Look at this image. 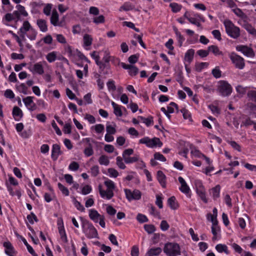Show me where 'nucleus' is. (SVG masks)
Returning a JSON list of instances; mask_svg holds the SVG:
<instances>
[{
	"mask_svg": "<svg viewBox=\"0 0 256 256\" xmlns=\"http://www.w3.org/2000/svg\"><path fill=\"white\" fill-rule=\"evenodd\" d=\"M220 185H216L211 190V192L212 194L214 199L216 200L220 196Z\"/></svg>",
	"mask_w": 256,
	"mask_h": 256,
	"instance_id": "cd10ccee",
	"label": "nucleus"
},
{
	"mask_svg": "<svg viewBox=\"0 0 256 256\" xmlns=\"http://www.w3.org/2000/svg\"><path fill=\"white\" fill-rule=\"evenodd\" d=\"M106 211L107 213L110 216H114L116 212V210L112 206H108L106 208Z\"/></svg>",
	"mask_w": 256,
	"mask_h": 256,
	"instance_id": "052dcab7",
	"label": "nucleus"
},
{
	"mask_svg": "<svg viewBox=\"0 0 256 256\" xmlns=\"http://www.w3.org/2000/svg\"><path fill=\"white\" fill-rule=\"evenodd\" d=\"M58 188L60 189V190L62 192V193L64 195H65L66 196H68L69 191L66 187L64 186L62 184H60V182L58 183Z\"/></svg>",
	"mask_w": 256,
	"mask_h": 256,
	"instance_id": "09e8293b",
	"label": "nucleus"
},
{
	"mask_svg": "<svg viewBox=\"0 0 256 256\" xmlns=\"http://www.w3.org/2000/svg\"><path fill=\"white\" fill-rule=\"evenodd\" d=\"M138 54H133L130 56L128 58L129 62L132 64L136 62L138 60Z\"/></svg>",
	"mask_w": 256,
	"mask_h": 256,
	"instance_id": "bf43d9fd",
	"label": "nucleus"
},
{
	"mask_svg": "<svg viewBox=\"0 0 256 256\" xmlns=\"http://www.w3.org/2000/svg\"><path fill=\"white\" fill-rule=\"evenodd\" d=\"M175 200L176 198L174 196H171L168 200V204L172 209L173 210H174L176 208Z\"/></svg>",
	"mask_w": 256,
	"mask_h": 256,
	"instance_id": "c03bdc74",
	"label": "nucleus"
},
{
	"mask_svg": "<svg viewBox=\"0 0 256 256\" xmlns=\"http://www.w3.org/2000/svg\"><path fill=\"white\" fill-rule=\"evenodd\" d=\"M58 14L56 10H54L50 18V22L54 26L58 25Z\"/></svg>",
	"mask_w": 256,
	"mask_h": 256,
	"instance_id": "5701e85b",
	"label": "nucleus"
},
{
	"mask_svg": "<svg viewBox=\"0 0 256 256\" xmlns=\"http://www.w3.org/2000/svg\"><path fill=\"white\" fill-rule=\"evenodd\" d=\"M242 27L251 35L256 36V29L248 23H245Z\"/></svg>",
	"mask_w": 256,
	"mask_h": 256,
	"instance_id": "a211bd4d",
	"label": "nucleus"
},
{
	"mask_svg": "<svg viewBox=\"0 0 256 256\" xmlns=\"http://www.w3.org/2000/svg\"><path fill=\"white\" fill-rule=\"evenodd\" d=\"M94 22L96 24L104 23V17L102 15L96 17L94 18Z\"/></svg>",
	"mask_w": 256,
	"mask_h": 256,
	"instance_id": "338daca9",
	"label": "nucleus"
},
{
	"mask_svg": "<svg viewBox=\"0 0 256 256\" xmlns=\"http://www.w3.org/2000/svg\"><path fill=\"white\" fill-rule=\"evenodd\" d=\"M104 184L108 188V190H111L112 191H113L115 188L114 184L111 180H108L104 182Z\"/></svg>",
	"mask_w": 256,
	"mask_h": 256,
	"instance_id": "de8ad7c7",
	"label": "nucleus"
},
{
	"mask_svg": "<svg viewBox=\"0 0 256 256\" xmlns=\"http://www.w3.org/2000/svg\"><path fill=\"white\" fill-rule=\"evenodd\" d=\"M122 158H124V160L126 164H129L138 161L139 159V156L138 155H136L132 157L126 156Z\"/></svg>",
	"mask_w": 256,
	"mask_h": 256,
	"instance_id": "c85d7f7f",
	"label": "nucleus"
},
{
	"mask_svg": "<svg viewBox=\"0 0 256 256\" xmlns=\"http://www.w3.org/2000/svg\"><path fill=\"white\" fill-rule=\"evenodd\" d=\"M134 8V6L132 5L130 2H126L120 8V10L128 11L132 10Z\"/></svg>",
	"mask_w": 256,
	"mask_h": 256,
	"instance_id": "e433bc0d",
	"label": "nucleus"
},
{
	"mask_svg": "<svg viewBox=\"0 0 256 256\" xmlns=\"http://www.w3.org/2000/svg\"><path fill=\"white\" fill-rule=\"evenodd\" d=\"M194 54V50L193 49L188 50L185 54L184 60L190 63L193 60Z\"/></svg>",
	"mask_w": 256,
	"mask_h": 256,
	"instance_id": "412c9836",
	"label": "nucleus"
},
{
	"mask_svg": "<svg viewBox=\"0 0 256 256\" xmlns=\"http://www.w3.org/2000/svg\"><path fill=\"white\" fill-rule=\"evenodd\" d=\"M31 71L34 73H36L39 74H42L44 72V68L40 62L35 64Z\"/></svg>",
	"mask_w": 256,
	"mask_h": 256,
	"instance_id": "f3484780",
	"label": "nucleus"
},
{
	"mask_svg": "<svg viewBox=\"0 0 256 256\" xmlns=\"http://www.w3.org/2000/svg\"><path fill=\"white\" fill-rule=\"evenodd\" d=\"M37 24L40 30L42 32H46L48 30L46 22L45 20L39 19L37 20Z\"/></svg>",
	"mask_w": 256,
	"mask_h": 256,
	"instance_id": "4be33fe9",
	"label": "nucleus"
},
{
	"mask_svg": "<svg viewBox=\"0 0 256 256\" xmlns=\"http://www.w3.org/2000/svg\"><path fill=\"white\" fill-rule=\"evenodd\" d=\"M166 176L161 170L157 172V178L160 185L164 188L166 186Z\"/></svg>",
	"mask_w": 256,
	"mask_h": 256,
	"instance_id": "6ab92c4d",
	"label": "nucleus"
},
{
	"mask_svg": "<svg viewBox=\"0 0 256 256\" xmlns=\"http://www.w3.org/2000/svg\"><path fill=\"white\" fill-rule=\"evenodd\" d=\"M98 190L100 196L102 198H106L110 200L114 196V192L111 190H106L102 189L101 185L98 186Z\"/></svg>",
	"mask_w": 256,
	"mask_h": 256,
	"instance_id": "ddd939ff",
	"label": "nucleus"
},
{
	"mask_svg": "<svg viewBox=\"0 0 256 256\" xmlns=\"http://www.w3.org/2000/svg\"><path fill=\"white\" fill-rule=\"evenodd\" d=\"M92 38L90 35L88 34H84V42L86 46H90L92 44Z\"/></svg>",
	"mask_w": 256,
	"mask_h": 256,
	"instance_id": "ea45409f",
	"label": "nucleus"
},
{
	"mask_svg": "<svg viewBox=\"0 0 256 256\" xmlns=\"http://www.w3.org/2000/svg\"><path fill=\"white\" fill-rule=\"evenodd\" d=\"M224 24L227 34L234 39H237L240 36V28L234 25L230 20H225Z\"/></svg>",
	"mask_w": 256,
	"mask_h": 256,
	"instance_id": "f257e3e1",
	"label": "nucleus"
},
{
	"mask_svg": "<svg viewBox=\"0 0 256 256\" xmlns=\"http://www.w3.org/2000/svg\"><path fill=\"white\" fill-rule=\"evenodd\" d=\"M138 118L141 120L144 123L146 124L147 126H150L153 122L152 117L150 116L148 118H144L142 116H138Z\"/></svg>",
	"mask_w": 256,
	"mask_h": 256,
	"instance_id": "58836bf2",
	"label": "nucleus"
},
{
	"mask_svg": "<svg viewBox=\"0 0 256 256\" xmlns=\"http://www.w3.org/2000/svg\"><path fill=\"white\" fill-rule=\"evenodd\" d=\"M178 181L180 184V190L187 196H190V189L184 180L181 176L178 178Z\"/></svg>",
	"mask_w": 256,
	"mask_h": 256,
	"instance_id": "9d476101",
	"label": "nucleus"
},
{
	"mask_svg": "<svg viewBox=\"0 0 256 256\" xmlns=\"http://www.w3.org/2000/svg\"><path fill=\"white\" fill-rule=\"evenodd\" d=\"M246 96L249 100H250L256 104V90H248L247 92Z\"/></svg>",
	"mask_w": 256,
	"mask_h": 256,
	"instance_id": "b1692460",
	"label": "nucleus"
},
{
	"mask_svg": "<svg viewBox=\"0 0 256 256\" xmlns=\"http://www.w3.org/2000/svg\"><path fill=\"white\" fill-rule=\"evenodd\" d=\"M209 52H212L215 56L222 55V52L220 51L218 46L215 45H212L208 47Z\"/></svg>",
	"mask_w": 256,
	"mask_h": 256,
	"instance_id": "a878e982",
	"label": "nucleus"
},
{
	"mask_svg": "<svg viewBox=\"0 0 256 256\" xmlns=\"http://www.w3.org/2000/svg\"><path fill=\"white\" fill-rule=\"evenodd\" d=\"M123 158L120 156H118L116 158V164L122 170H124L126 168V166L124 162H123Z\"/></svg>",
	"mask_w": 256,
	"mask_h": 256,
	"instance_id": "f704fd0d",
	"label": "nucleus"
},
{
	"mask_svg": "<svg viewBox=\"0 0 256 256\" xmlns=\"http://www.w3.org/2000/svg\"><path fill=\"white\" fill-rule=\"evenodd\" d=\"M108 172L111 177L116 178L118 175V172L113 168H108Z\"/></svg>",
	"mask_w": 256,
	"mask_h": 256,
	"instance_id": "13d9d810",
	"label": "nucleus"
},
{
	"mask_svg": "<svg viewBox=\"0 0 256 256\" xmlns=\"http://www.w3.org/2000/svg\"><path fill=\"white\" fill-rule=\"evenodd\" d=\"M164 252L167 256H176V244L174 242H166L164 244Z\"/></svg>",
	"mask_w": 256,
	"mask_h": 256,
	"instance_id": "6e6552de",
	"label": "nucleus"
},
{
	"mask_svg": "<svg viewBox=\"0 0 256 256\" xmlns=\"http://www.w3.org/2000/svg\"><path fill=\"white\" fill-rule=\"evenodd\" d=\"M238 51L242 52L244 55L248 57L253 58L255 54L254 50L246 46L239 45L236 47Z\"/></svg>",
	"mask_w": 256,
	"mask_h": 256,
	"instance_id": "1a4fd4ad",
	"label": "nucleus"
},
{
	"mask_svg": "<svg viewBox=\"0 0 256 256\" xmlns=\"http://www.w3.org/2000/svg\"><path fill=\"white\" fill-rule=\"evenodd\" d=\"M126 198L130 202L132 200H139L141 198L142 193L138 190H134L133 191L126 188L124 190Z\"/></svg>",
	"mask_w": 256,
	"mask_h": 256,
	"instance_id": "423d86ee",
	"label": "nucleus"
},
{
	"mask_svg": "<svg viewBox=\"0 0 256 256\" xmlns=\"http://www.w3.org/2000/svg\"><path fill=\"white\" fill-rule=\"evenodd\" d=\"M188 20L191 24H195L200 27L201 30L202 29V24L196 20V18L190 17L188 18Z\"/></svg>",
	"mask_w": 256,
	"mask_h": 256,
	"instance_id": "4d7b16f0",
	"label": "nucleus"
},
{
	"mask_svg": "<svg viewBox=\"0 0 256 256\" xmlns=\"http://www.w3.org/2000/svg\"><path fill=\"white\" fill-rule=\"evenodd\" d=\"M208 64L207 62L196 63L195 65V68L197 72H200L204 68H206Z\"/></svg>",
	"mask_w": 256,
	"mask_h": 256,
	"instance_id": "4c0bfd02",
	"label": "nucleus"
},
{
	"mask_svg": "<svg viewBox=\"0 0 256 256\" xmlns=\"http://www.w3.org/2000/svg\"><path fill=\"white\" fill-rule=\"evenodd\" d=\"M130 254H131L132 256H138V254H139L138 248L136 246H133L132 248Z\"/></svg>",
	"mask_w": 256,
	"mask_h": 256,
	"instance_id": "774afa93",
	"label": "nucleus"
},
{
	"mask_svg": "<svg viewBox=\"0 0 256 256\" xmlns=\"http://www.w3.org/2000/svg\"><path fill=\"white\" fill-rule=\"evenodd\" d=\"M169 227V224L166 220H163L161 222L160 228L162 230L166 231L168 229Z\"/></svg>",
	"mask_w": 256,
	"mask_h": 256,
	"instance_id": "e2e57ef3",
	"label": "nucleus"
},
{
	"mask_svg": "<svg viewBox=\"0 0 256 256\" xmlns=\"http://www.w3.org/2000/svg\"><path fill=\"white\" fill-rule=\"evenodd\" d=\"M74 206L78 210H80L81 212L84 211L85 208L84 207V206L79 202L76 200L75 198H74Z\"/></svg>",
	"mask_w": 256,
	"mask_h": 256,
	"instance_id": "603ef678",
	"label": "nucleus"
},
{
	"mask_svg": "<svg viewBox=\"0 0 256 256\" xmlns=\"http://www.w3.org/2000/svg\"><path fill=\"white\" fill-rule=\"evenodd\" d=\"M174 43V41L172 39H170L167 42L166 44V47L168 48L170 50L168 52V54H174V53L172 52L170 50H173L174 49V46H172V44Z\"/></svg>",
	"mask_w": 256,
	"mask_h": 256,
	"instance_id": "8fccbe9b",
	"label": "nucleus"
},
{
	"mask_svg": "<svg viewBox=\"0 0 256 256\" xmlns=\"http://www.w3.org/2000/svg\"><path fill=\"white\" fill-rule=\"evenodd\" d=\"M32 98L33 97L32 96H27L26 98H23V102L26 106L30 111L34 110L36 108V106Z\"/></svg>",
	"mask_w": 256,
	"mask_h": 256,
	"instance_id": "f8f14e48",
	"label": "nucleus"
},
{
	"mask_svg": "<svg viewBox=\"0 0 256 256\" xmlns=\"http://www.w3.org/2000/svg\"><path fill=\"white\" fill-rule=\"evenodd\" d=\"M229 56L232 63L236 68L240 70L244 68L245 66L244 60L242 56L234 52L230 54Z\"/></svg>",
	"mask_w": 256,
	"mask_h": 256,
	"instance_id": "20e7f679",
	"label": "nucleus"
},
{
	"mask_svg": "<svg viewBox=\"0 0 256 256\" xmlns=\"http://www.w3.org/2000/svg\"><path fill=\"white\" fill-rule=\"evenodd\" d=\"M5 248V252L9 256H14V248L10 242H6L4 243Z\"/></svg>",
	"mask_w": 256,
	"mask_h": 256,
	"instance_id": "2eb2a0df",
	"label": "nucleus"
},
{
	"mask_svg": "<svg viewBox=\"0 0 256 256\" xmlns=\"http://www.w3.org/2000/svg\"><path fill=\"white\" fill-rule=\"evenodd\" d=\"M212 73L216 78H220L222 75V72L218 67H216L212 70Z\"/></svg>",
	"mask_w": 256,
	"mask_h": 256,
	"instance_id": "a18cd8bd",
	"label": "nucleus"
},
{
	"mask_svg": "<svg viewBox=\"0 0 256 256\" xmlns=\"http://www.w3.org/2000/svg\"><path fill=\"white\" fill-rule=\"evenodd\" d=\"M83 231L86 236L90 238H96L98 232L92 224L88 221H84L82 224Z\"/></svg>",
	"mask_w": 256,
	"mask_h": 256,
	"instance_id": "f03ea898",
	"label": "nucleus"
},
{
	"mask_svg": "<svg viewBox=\"0 0 256 256\" xmlns=\"http://www.w3.org/2000/svg\"><path fill=\"white\" fill-rule=\"evenodd\" d=\"M162 252V249L160 248H152L146 254L145 256H157Z\"/></svg>",
	"mask_w": 256,
	"mask_h": 256,
	"instance_id": "aec40b11",
	"label": "nucleus"
},
{
	"mask_svg": "<svg viewBox=\"0 0 256 256\" xmlns=\"http://www.w3.org/2000/svg\"><path fill=\"white\" fill-rule=\"evenodd\" d=\"M154 158L156 160H158L162 162L166 161V158L160 152H156L154 154Z\"/></svg>",
	"mask_w": 256,
	"mask_h": 256,
	"instance_id": "5fc2aeb1",
	"label": "nucleus"
},
{
	"mask_svg": "<svg viewBox=\"0 0 256 256\" xmlns=\"http://www.w3.org/2000/svg\"><path fill=\"white\" fill-rule=\"evenodd\" d=\"M140 144H145L147 146L154 148L156 146L161 147L162 146V142L159 138H150L148 137H144L139 140Z\"/></svg>",
	"mask_w": 256,
	"mask_h": 256,
	"instance_id": "7ed1b4c3",
	"label": "nucleus"
},
{
	"mask_svg": "<svg viewBox=\"0 0 256 256\" xmlns=\"http://www.w3.org/2000/svg\"><path fill=\"white\" fill-rule=\"evenodd\" d=\"M13 20H14V14L11 13L6 14L4 17L2 18L3 22L7 26H8V24L6 23L7 22H10Z\"/></svg>",
	"mask_w": 256,
	"mask_h": 256,
	"instance_id": "c756f323",
	"label": "nucleus"
},
{
	"mask_svg": "<svg viewBox=\"0 0 256 256\" xmlns=\"http://www.w3.org/2000/svg\"><path fill=\"white\" fill-rule=\"evenodd\" d=\"M57 52L54 51L49 52L46 56V58L49 62H52L57 59Z\"/></svg>",
	"mask_w": 256,
	"mask_h": 256,
	"instance_id": "393cba45",
	"label": "nucleus"
},
{
	"mask_svg": "<svg viewBox=\"0 0 256 256\" xmlns=\"http://www.w3.org/2000/svg\"><path fill=\"white\" fill-rule=\"evenodd\" d=\"M16 8L20 15H22L24 16H28V14L25 10V8L24 6L18 4L16 6Z\"/></svg>",
	"mask_w": 256,
	"mask_h": 256,
	"instance_id": "37998d69",
	"label": "nucleus"
},
{
	"mask_svg": "<svg viewBox=\"0 0 256 256\" xmlns=\"http://www.w3.org/2000/svg\"><path fill=\"white\" fill-rule=\"evenodd\" d=\"M136 220L140 223L148 222V220L147 217L142 214H138L136 216Z\"/></svg>",
	"mask_w": 256,
	"mask_h": 256,
	"instance_id": "49530a36",
	"label": "nucleus"
},
{
	"mask_svg": "<svg viewBox=\"0 0 256 256\" xmlns=\"http://www.w3.org/2000/svg\"><path fill=\"white\" fill-rule=\"evenodd\" d=\"M98 162L101 165L108 166L110 163V160L107 156L102 155L100 157Z\"/></svg>",
	"mask_w": 256,
	"mask_h": 256,
	"instance_id": "72a5a7b5",
	"label": "nucleus"
},
{
	"mask_svg": "<svg viewBox=\"0 0 256 256\" xmlns=\"http://www.w3.org/2000/svg\"><path fill=\"white\" fill-rule=\"evenodd\" d=\"M84 153L86 156H90L94 154L92 146L90 143H89L88 146L84 148Z\"/></svg>",
	"mask_w": 256,
	"mask_h": 256,
	"instance_id": "2f4dec72",
	"label": "nucleus"
},
{
	"mask_svg": "<svg viewBox=\"0 0 256 256\" xmlns=\"http://www.w3.org/2000/svg\"><path fill=\"white\" fill-rule=\"evenodd\" d=\"M112 105L114 109V114L118 116H122V111L120 106L116 104L114 102H112Z\"/></svg>",
	"mask_w": 256,
	"mask_h": 256,
	"instance_id": "bb28decb",
	"label": "nucleus"
},
{
	"mask_svg": "<svg viewBox=\"0 0 256 256\" xmlns=\"http://www.w3.org/2000/svg\"><path fill=\"white\" fill-rule=\"evenodd\" d=\"M180 111L181 112L182 114L183 117L184 119H189L190 121H192L190 114L187 110L183 108Z\"/></svg>",
	"mask_w": 256,
	"mask_h": 256,
	"instance_id": "3c124183",
	"label": "nucleus"
},
{
	"mask_svg": "<svg viewBox=\"0 0 256 256\" xmlns=\"http://www.w3.org/2000/svg\"><path fill=\"white\" fill-rule=\"evenodd\" d=\"M219 92L223 96L230 95L232 92L231 86L225 81H221L218 88Z\"/></svg>",
	"mask_w": 256,
	"mask_h": 256,
	"instance_id": "0eeeda50",
	"label": "nucleus"
},
{
	"mask_svg": "<svg viewBox=\"0 0 256 256\" xmlns=\"http://www.w3.org/2000/svg\"><path fill=\"white\" fill-rule=\"evenodd\" d=\"M58 231H59V233L60 235V238H61L63 242L66 243L68 242V240H67V238H66V234L65 232L64 226H62L58 228Z\"/></svg>",
	"mask_w": 256,
	"mask_h": 256,
	"instance_id": "7c9ffc66",
	"label": "nucleus"
},
{
	"mask_svg": "<svg viewBox=\"0 0 256 256\" xmlns=\"http://www.w3.org/2000/svg\"><path fill=\"white\" fill-rule=\"evenodd\" d=\"M144 228L148 234H151L156 230V228L152 224H145Z\"/></svg>",
	"mask_w": 256,
	"mask_h": 256,
	"instance_id": "a19ab883",
	"label": "nucleus"
},
{
	"mask_svg": "<svg viewBox=\"0 0 256 256\" xmlns=\"http://www.w3.org/2000/svg\"><path fill=\"white\" fill-rule=\"evenodd\" d=\"M106 85L108 89L110 90H112L114 91L116 90V86L114 84V82L112 80H108L106 83Z\"/></svg>",
	"mask_w": 256,
	"mask_h": 256,
	"instance_id": "680f3d73",
	"label": "nucleus"
},
{
	"mask_svg": "<svg viewBox=\"0 0 256 256\" xmlns=\"http://www.w3.org/2000/svg\"><path fill=\"white\" fill-rule=\"evenodd\" d=\"M232 11L235 14L240 18H242L244 15V14L242 12V10L238 8L237 6L235 8L232 9Z\"/></svg>",
	"mask_w": 256,
	"mask_h": 256,
	"instance_id": "864d4df0",
	"label": "nucleus"
},
{
	"mask_svg": "<svg viewBox=\"0 0 256 256\" xmlns=\"http://www.w3.org/2000/svg\"><path fill=\"white\" fill-rule=\"evenodd\" d=\"M106 130L107 134H114L116 132V128L110 125H106Z\"/></svg>",
	"mask_w": 256,
	"mask_h": 256,
	"instance_id": "0e129e2a",
	"label": "nucleus"
},
{
	"mask_svg": "<svg viewBox=\"0 0 256 256\" xmlns=\"http://www.w3.org/2000/svg\"><path fill=\"white\" fill-rule=\"evenodd\" d=\"M190 146L191 144L190 142L184 140H179L178 145L177 146V148L178 150V154L185 158H187V154Z\"/></svg>",
	"mask_w": 256,
	"mask_h": 256,
	"instance_id": "39448f33",
	"label": "nucleus"
},
{
	"mask_svg": "<svg viewBox=\"0 0 256 256\" xmlns=\"http://www.w3.org/2000/svg\"><path fill=\"white\" fill-rule=\"evenodd\" d=\"M27 219L31 224H34L33 220H34L36 222L38 221L36 216L33 212H31L30 214H29L27 216Z\"/></svg>",
	"mask_w": 256,
	"mask_h": 256,
	"instance_id": "69168bd1",
	"label": "nucleus"
},
{
	"mask_svg": "<svg viewBox=\"0 0 256 256\" xmlns=\"http://www.w3.org/2000/svg\"><path fill=\"white\" fill-rule=\"evenodd\" d=\"M62 152L60 150V146L58 144H54L52 146V158L56 160L58 159V156L61 154Z\"/></svg>",
	"mask_w": 256,
	"mask_h": 256,
	"instance_id": "4468645a",
	"label": "nucleus"
},
{
	"mask_svg": "<svg viewBox=\"0 0 256 256\" xmlns=\"http://www.w3.org/2000/svg\"><path fill=\"white\" fill-rule=\"evenodd\" d=\"M102 216L96 210L90 209L89 210V216L95 222H98L99 218Z\"/></svg>",
	"mask_w": 256,
	"mask_h": 256,
	"instance_id": "dca6fc26",
	"label": "nucleus"
},
{
	"mask_svg": "<svg viewBox=\"0 0 256 256\" xmlns=\"http://www.w3.org/2000/svg\"><path fill=\"white\" fill-rule=\"evenodd\" d=\"M121 66L123 68L128 70V72L130 76H135L138 74V68L133 65L128 64L122 62L121 64Z\"/></svg>",
	"mask_w": 256,
	"mask_h": 256,
	"instance_id": "9b49d317",
	"label": "nucleus"
},
{
	"mask_svg": "<svg viewBox=\"0 0 256 256\" xmlns=\"http://www.w3.org/2000/svg\"><path fill=\"white\" fill-rule=\"evenodd\" d=\"M198 194L200 196L202 200L204 202L207 203L208 200L206 196V192L204 188H202V189L196 190Z\"/></svg>",
	"mask_w": 256,
	"mask_h": 256,
	"instance_id": "473e14b6",
	"label": "nucleus"
},
{
	"mask_svg": "<svg viewBox=\"0 0 256 256\" xmlns=\"http://www.w3.org/2000/svg\"><path fill=\"white\" fill-rule=\"evenodd\" d=\"M12 114L14 117L18 116L21 118L22 116V112L18 107L16 106L13 108Z\"/></svg>",
	"mask_w": 256,
	"mask_h": 256,
	"instance_id": "c9c22d12",
	"label": "nucleus"
},
{
	"mask_svg": "<svg viewBox=\"0 0 256 256\" xmlns=\"http://www.w3.org/2000/svg\"><path fill=\"white\" fill-rule=\"evenodd\" d=\"M196 53L201 58H205L208 55L209 50H198Z\"/></svg>",
	"mask_w": 256,
	"mask_h": 256,
	"instance_id": "6e6d98bb",
	"label": "nucleus"
},
{
	"mask_svg": "<svg viewBox=\"0 0 256 256\" xmlns=\"http://www.w3.org/2000/svg\"><path fill=\"white\" fill-rule=\"evenodd\" d=\"M90 173L92 176H96L100 173L98 166L97 165L92 166L90 168Z\"/></svg>",
	"mask_w": 256,
	"mask_h": 256,
	"instance_id": "79ce46f5",
	"label": "nucleus"
}]
</instances>
